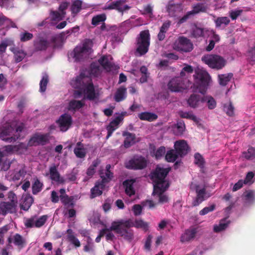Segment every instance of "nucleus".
I'll list each match as a JSON object with an SVG mask.
<instances>
[{
    "label": "nucleus",
    "instance_id": "nucleus-4",
    "mask_svg": "<svg viewBox=\"0 0 255 255\" xmlns=\"http://www.w3.org/2000/svg\"><path fill=\"white\" fill-rule=\"evenodd\" d=\"M93 45L92 40L86 39L82 46H76L73 50V58L75 61H80L88 57L92 52Z\"/></svg>",
    "mask_w": 255,
    "mask_h": 255
},
{
    "label": "nucleus",
    "instance_id": "nucleus-16",
    "mask_svg": "<svg viewBox=\"0 0 255 255\" xmlns=\"http://www.w3.org/2000/svg\"><path fill=\"white\" fill-rule=\"evenodd\" d=\"M169 185L166 184L165 186L158 187L153 188L152 194L157 196L159 198V203H164L168 201V196L164 194V192L168 189Z\"/></svg>",
    "mask_w": 255,
    "mask_h": 255
},
{
    "label": "nucleus",
    "instance_id": "nucleus-6",
    "mask_svg": "<svg viewBox=\"0 0 255 255\" xmlns=\"http://www.w3.org/2000/svg\"><path fill=\"white\" fill-rule=\"evenodd\" d=\"M202 61L213 69L220 70L226 64V60L222 56L216 54H206L202 56Z\"/></svg>",
    "mask_w": 255,
    "mask_h": 255
},
{
    "label": "nucleus",
    "instance_id": "nucleus-38",
    "mask_svg": "<svg viewBox=\"0 0 255 255\" xmlns=\"http://www.w3.org/2000/svg\"><path fill=\"white\" fill-rule=\"evenodd\" d=\"M203 105L206 103V106L210 110L214 109L217 106L216 100L210 96H203Z\"/></svg>",
    "mask_w": 255,
    "mask_h": 255
},
{
    "label": "nucleus",
    "instance_id": "nucleus-14",
    "mask_svg": "<svg viewBox=\"0 0 255 255\" xmlns=\"http://www.w3.org/2000/svg\"><path fill=\"white\" fill-rule=\"evenodd\" d=\"M7 247L8 249L12 247L11 243H13L19 250L24 248L26 245L25 240L19 234H16L12 237H9L7 239Z\"/></svg>",
    "mask_w": 255,
    "mask_h": 255
},
{
    "label": "nucleus",
    "instance_id": "nucleus-23",
    "mask_svg": "<svg viewBox=\"0 0 255 255\" xmlns=\"http://www.w3.org/2000/svg\"><path fill=\"white\" fill-rule=\"evenodd\" d=\"M84 87L85 89L84 92L85 94L86 98L90 101L94 100L97 96L93 83L91 82Z\"/></svg>",
    "mask_w": 255,
    "mask_h": 255
},
{
    "label": "nucleus",
    "instance_id": "nucleus-51",
    "mask_svg": "<svg viewBox=\"0 0 255 255\" xmlns=\"http://www.w3.org/2000/svg\"><path fill=\"white\" fill-rule=\"evenodd\" d=\"M230 20L228 17H218L215 20V23L217 27H219L222 24L227 25L229 24Z\"/></svg>",
    "mask_w": 255,
    "mask_h": 255
},
{
    "label": "nucleus",
    "instance_id": "nucleus-39",
    "mask_svg": "<svg viewBox=\"0 0 255 255\" xmlns=\"http://www.w3.org/2000/svg\"><path fill=\"white\" fill-rule=\"evenodd\" d=\"M229 223L230 222L227 221L226 218L221 220L220 221L219 225H215L214 226V232L215 233H219L225 230L228 227Z\"/></svg>",
    "mask_w": 255,
    "mask_h": 255
},
{
    "label": "nucleus",
    "instance_id": "nucleus-11",
    "mask_svg": "<svg viewBox=\"0 0 255 255\" xmlns=\"http://www.w3.org/2000/svg\"><path fill=\"white\" fill-rule=\"evenodd\" d=\"M193 49V45L190 40L185 37H180L176 49L178 51L189 52Z\"/></svg>",
    "mask_w": 255,
    "mask_h": 255
},
{
    "label": "nucleus",
    "instance_id": "nucleus-55",
    "mask_svg": "<svg viewBox=\"0 0 255 255\" xmlns=\"http://www.w3.org/2000/svg\"><path fill=\"white\" fill-rule=\"evenodd\" d=\"M94 243L92 241V239L89 236L88 237L87 240V244L84 247L83 250L85 252H90L94 251Z\"/></svg>",
    "mask_w": 255,
    "mask_h": 255
},
{
    "label": "nucleus",
    "instance_id": "nucleus-45",
    "mask_svg": "<svg viewBox=\"0 0 255 255\" xmlns=\"http://www.w3.org/2000/svg\"><path fill=\"white\" fill-rule=\"evenodd\" d=\"M243 156L248 160H252L255 158V148L249 147L247 151L243 152Z\"/></svg>",
    "mask_w": 255,
    "mask_h": 255
},
{
    "label": "nucleus",
    "instance_id": "nucleus-9",
    "mask_svg": "<svg viewBox=\"0 0 255 255\" xmlns=\"http://www.w3.org/2000/svg\"><path fill=\"white\" fill-rule=\"evenodd\" d=\"M14 131V128L10 125L8 124L4 126L0 127V138L2 140L8 142H11L15 141L17 139V137L19 136L18 134L16 135L15 136H9Z\"/></svg>",
    "mask_w": 255,
    "mask_h": 255
},
{
    "label": "nucleus",
    "instance_id": "nucleus-35",
    "mask_svg": "<svg viewBox=\"0 0 255 255\" xmlns=\"http://www.w3.org/2000/svg\"><path fill=\"white\" fill-rule=\"evenodd\" d=\"M85 103L82 101L72 100L70 101L68 105V110L75 112L84 107Z\"/></svg>",
    "mask_w": 255,
    "mask_h": 255
},
{
    "label": "nucleus",
    "instance_id": "nucleus-27",
    "mask_svg": "<svg viewBox=\"0 0 255 255\" xmlns=\"http://www.w3.org/2000/svg\"><path fill=\"white\" fill-rule=\"evenodd\" d=\"M127 97V88L122 86L119 88L114 95V99L117 102H120Z\"/></svg>",
    "mask_w": 255,
    "mask_h": 255
},
{
    "label": "nucleus",
    "instance_id": "nucleus-42",
    "mask_svg": "<svg viewBox=\"0 0 255 255\" xmlns=\"http://www.w3.org/2000/svg\"><path fill=\"white\" fill-rule=\"evenodd\" d=\"M12 51L14 54L15 61L17 63L21 62L26 55L23 50L19 49H13Z\"/></svg>",
    "mask_w": 255,
    "mask_h": 255
},
{
    "label": "nucleus",
    "instance_id": "nucleus-24",
    "mask_svg": "<svg viewBox=\"0 0 255 255\" xmlns=\"http://www.w3.org/2000/svg\"><path fill=\"white\" fill-rule=\"evenodd\" d=\"M85 76L84 74L81 73L74 79L71 80V85L75 89H82L86 85L84 84Z\"/></svg>",
    "mask_w": 255,
    "mask_h": 255
},
{
    "label": "nucleus",
    "instance_id": "nucleus-48",
    "mask_svg": "<svg viewBox=\"0 0 255 255\" xmlns=\"http://www.w3.org/2000/svg\"><path fill=\"white\" fill-rule=\"evenodd\" d=\"M48 82H49L48 76L47 74H45L43 76L41 80L40 81V83H39V86H40L39 91L40 92L43 93L46 91V88H47V85L48 84Z\"/></svg>",
    "mask_w": 255,
    "mask_h": 255
},
{
    "label": "nucleus",
    "instance_id": "nucleus-32",
    "mask_svg": "<svg viewBox=\"0 0 255 255\" xmlns=\"http://www.w3.org/2000/svg\"><path fill=\"white\" fill-rule=\"evenodd\" d=\"M185 129V125L183 120H178L177 123L173 127L174 133L176 135L183 134Z\"/></svg>",
    "mask_w": 255,
    "mask_h": 255
},
{
    "label": "nucleus",
    "instance_id": "nucleus-59",
    "mask_svg": "<svg viewBox=\"0 0 255 255\" xmlns=\"http://www.w3.org/2000/svg\"><path fill=\"white\" fill-rule=\"evenodd\" d=\"M7 196V198L9 200L8 202L17 206V199L15 194L13 191H10L8 193Z\"/></svg>",
    "mask_w": 255,
    "mask_h": 255
},
{
    "label": "nucleus",
    "instance_id": "nucleus-34",
    "mask_svg": "<svg viewBox=\"0 0 255 255\" xmlns=\"http://www.w3.org/2000/svg\"><path fill=\"white\" fill-rule=\"evenodd\" d=\"M114 1V5L116 6V10L120 12L123 13L130 8L128 5L125 4L127 0H116Z\"/></svg>",
    "mask_w": 255,
    "mask_h": 255
},
{
    "label": "nucleus",
    "instance_id": "nucleus-2",
    "mask_svg": "<svg viewBox=\"0 0 255 255\" xmlns=\"http://www.w3.org/2000/svg\"><path fill=\"white\" fill-rule=\"evenodd\" d=\"M171 170L170 167L163 168L157 165L155 169L150 174V178L153 183V188L156 186H165L169 183L165 180V178Z\"/></svg>",
    "mask_w": 255,
    "mask_h": 255
},
{
    "label": "nucleus",
    "instance_id": "nucleus-26",
    "mask_svg": "<svg viewBox=\"0 0 255 255\" xmlns=\"http://www.w3.org/2000/svg\"><path fill=\"white\" fill-rule=\"evenodd\" d=\"M123 135L126 137L124 140V146L126 148H129L135 142V135L134 133L128 131H125L123 133Z\"/></svg>",
    "mask_w": 255,
    "mask_h": 255
},
{
    "label": "nucleus",
    "instance_id": "nucleus-60",
    "mask_svg": "<svg viewBox=\"0 0 255 255\" xmlns=\"http://www.w3.org/2000/svg\"><path fill=\"white\" fill-rule=\"evenodd\" d=\"M14 0H0V6L6 8H11L14 6Z\"/></svg>",
    "mask_w": 255,
    "mask_h": 255
},
{
    "label": "nucleus",
    "instance_id": "nucleus-31",
    "mask_svg": "<svg viewBox=\"0 0 255 255\" xmlns=\"http://www.w3.org/2000/svg\"><path fill=\"white\" fill-rule=\"evenodd\" d=\"M138 117L142 121H147L148 122L154 121L158 118L156 114L147 112H142L139 114Z\"/></svg>",
    "mask_w": 255,
    "mask_h": 255
},
{
    "label": "nucleus",
    "instance_id": "nucleus-54",
    "mask_svg": "<svg viewBox=\"0 0 255 255\" xmlns=\"http://www.w3.org/2000/svg\"><path fill=\"white\" fill-rule=\"evenodd\" d=\"M101 73L100 66L96 63H92L90 65V74L98 77Z\"/></svg>",
    "mask_w": 255,
    "mask_h": 255
},
{
    "label": "nucleus",
    "instance_id": "nucleus-30",
    "mask_svg": "<svg viewBox=\"0 0 255 255\" xmlns=\"http://www.w3.org/2000/svg\"><path fill=\"white\" fill-rule=\"evenodd\" d=\"M33 198L31 196H25L23 198L21 203H20V209L26 211H28L33 203Z\"/></svg>",
    "mask_w": 255,
    "mask_h": 255
},
{
    "label": "nucleus",
    "instance_id": "nucleus-64",
    "mask_svg": "<svg viewBox=\"0 0 255 255\" xmlns=\"http://www.w3.org/2000/svg\"><path fill=\"white\" fill-rule=\"evenodd\" d=\"M24 127V125L23 123H20L19 125H17L15 128V129H14L13 132H14V133L13 134L12 136H15L16 135L18 134L19 136L17 139H18L20 136V133L23 130Z\"/></svg>",
    "mask_w": 255,
    "mask_h": 255
},
{
    "label": "nucleus",
    "instance_id": "nucleus-3",
    "mask_svg": "<svg viewBox=\"0 0 255 255\" xmlns=\"http://www.w3.org/2000/svg\"><path fill=\"white\" fill-rule=\"evenodd\" d=\"M195 76L193 91L204 94L207 89L210 80L209 74L205 71L198 72Z\"/></svg>",
    "mask_w": 255,
    "mask_h": 255
},
{
    "label": "nucleus",
    "instance_id": "nucleus-19",
    "mask_svg": "<svg viewBox=\"0 0 255 255\" xmlns=\"http://www.w3.org/2000/svg\"><path fill=\"white\" fill-rule=\"evenodd\" d=\"M16 206L8 202H1L0 203V214L5 215L8 213H14L16 212Z\"/></svg>",
    "mask_w": 255,
    "mask_h": 255
},
{
    "label": "nucleus",
    "instance_id": "nucleus-15",
    "mask_svg": "<svg viewBox=\"0 0 255 255\" xmlns=\"http://www.w3.org/2000/svg\"><path fill=\"white\" fill-rule=\"evenodd\" d=\"M203 96L192 94L188 99L187 102L190 108L195 109L203 106Z\"/></svg>",
    "mask_w": 255,
    "mask_h": 255
},
{
    "label": "nucleus",
    "instance_id": "nucleus-20",
    "mask_svg": "<svg viewBox=\"0 0 255 255\" xmlns=\"http://www.w3.org/2000/svg\"><path fill=\"white\" fill-rule=\"evenodd\" d=\"M49 175L50 178L52 181H54L60 184H64L65 182V180L63 177H61L57 170V166L55 165L50 167Z\"/></svg>",
    "mask_w": 255,
    "mask_h": 255
},
{
    "label": "nucleus",
    "instance_id": "nucleus-63",
    "mask_svg": "<svg viewBox=\"0 0 255 255\" xmlns=\"http://www.w3.org/2000/svg\"><path fill=\"white\" fill-rule=\"evenodd\" d=\"M166 149L164 146H160L156 151L155 153L156 159L160 158L165 153Z\"/></svg>",
    "mask_w": 255,
    "mask_h": 255
},
{
    "label": "nucleus",
    "instance_id": "nucleus-29",
    "mask_svg": "<svg viewBox=\"0 0 255 255\" xmlns=\"http://www.w3.org/2000/svg\"><path fill=\"white\" fill-rule=\"evenodd\" d=\"M48 45L47 40L42 37H40L34 41V46L37 51L45 50L47 49Z\"/></svg>",
    "mask_w": 255,
    "mask_h": 255
},
{
    "label": "nucleus",
    "instance_id": "nucleus-52",
    "mask_svg": "<svg viewBox=\"0 0 255 255\" xmlns=\"http://www.w3.org/2000/svg\"><path fill=\"white\" fill-rule=\"evenodd\" d=\"M194 163L201 168L204 167V159L202 155L199 153H196L194 155Z\"/></svg>",
    "mask_w": 255,
    "mask_h": 255
},
{
    "label": "nucleus",
    "instance_id": "nucleus-53",
    "mask_svg": "<svg viewBox=\"0 0 255 255\" xmlns=\"http://www.w3.org/2000/svg\"><path fill=\"white\" fill-rule=\"evenodd\" d=\"M82 2L80 0H76L73 2L71 6V11L73 13L77 14L81 10Z\"/></svg>",
    "mask_w": 255,
    "mask_h": 255
},
{
    "label": "nucleus",
    "instance_id": "nucleus-13",
    "mask_svg": "<svg viewBox=\"0 0 255 255\" xmlns=\"http://www.w3.org/2000/svg\"><path fill=\"white\" fill-rule=\"evenodd\" d=\"M114 231L116 234L118 235L122 238L123 231L121 224L120 219L114 221L112 222L111 225L109 228L103 229L100 233L99 236L103 237L108 232Z\"/></svg>",
    "mask_w": 255,
    "mask_h": 255
},
{
    "label": "nucleus",
    "instance_id": "nucleus-33",
    "mask_svg": "<svg viewBox=\"0 0 255 255\" xmlns=\"http://www.w3.org/2000/svg\"><path fill=\"white\" fill-rule=\"evenodd\" d=\"M134 181L132 180H127L123 182V185L125 187V192L129 196L135 194V190L133 184Z\"/></svg>",
    "mask_w": 255,
    "mask_h": 255
},
{
    "label": "nucleus",
    "instance_id": "nucleus-46",
    "mask_svg": "<svg viewBox=\"0 0 255 255\" xmlns=\"http://www.w3.org/2000/svg\"><path fill=\"white\" fill-rule=\"evenodd\" d=\"M178 156V154L175 150L171 149L166 152L165 157L167 161L173 162L177 159Z\"/></svg>",
    "mask_w": 255,
    "mask_h": 255
},
{
    "label": "nucleus",
    "instance_id": "nucleus-36",
    "mask_svg": "<svg viewBox=\"0 0 255 255\" xmlns=\"http://www.w3.org/2000/svg\"><path fill=\"white\" fill-rule=\"evenodd\" d=\"M178 114L181 118L192 120L197 124H199L200 122V119L193 115L192 112H186L180 111L178 112Z\"/></svg>",
    "mask_w": 255,
    "mask_h": 255
},
{
    "label": "nucleus",
    "instance_id": "nucleus-1",
    "mask_svg": "<svg viewBox=\"0 0 255 255\" xmlns=\"http://www.w3.org/2000/svg\"><path fill=\"white\" fill-rule=\"evenodd\" d=\"M120 221L123 231L122 238L129 243L131 242L134 238V231L131 228L141 229L145 232L148 230V223L142 219H135L134 222L131 219H121Z\"/></svg>",
    "mask_w": 255,
    "mask_h": 255
},
{
    "label": "nucleus",
    "instance_id": "nucleus-56",
    "mask_svg": "<svg viewBox=\"0 0 255 255\" xmlns=\"http://www.w3.org/2000/svg\"><path fill=\"white\" fill-rule=\"evenodd\" d=\"M33 37V34L27 31L21 32L19 34V38L21 42H26L32 39Z\"/></svg>",
    "mask_w": 255,
    "mask_h": 255
},
{
    "label": "nucleus",
    "instance_id": "nucleus-57",
    "mask_svg": "<svg viewBox=\"0 0 255 255\" xmlns=\"http://www.w3.org/2000/svg\"><path fill=\"white\" fill-rule=\"evenodd\" d=\"M48 219V216L46 215H43L39 218L38 219H35L34 227L36 228H40L43 226L46 223Z\"/></svg>",
    "mask_w": 255,
    "mask_h": 255
},
{
    "label": "nucleus",
    "instance_id": "nucleus-43",
    "mask_svg": "<svg viewBox=\"0 0 255 255\" xmlns=\"http://www.w3.org/2000/svg\"><path fill=\"white\" fill-rule=\"evenodd\" d=\"M100 64L103 67L104 69L107 71H111L112 68L111 63L109 61L107 56H103L98 60Z\"/></svg>",
    "mask_w": 255,
    "mask_h": 255
},
{
    "label": "nucleus",
    "instance_id": "nucleus-18",
    "mask_svg": "<svg viewBox=\"0 0 255 255\" xmlns=\"http://www.w3.org/2000/svg\"><path fill=\"white\" fill-rule=\"evenodd\" d=\"M175 150L180 157L186 155L189 150V147L185 140L176 141L174 143Z\"/></svg>",
    "mask_w": 255,
    "mask_h": 255
},
{
    "label": "nucleus",
    "instance_id": "nucleus-8",
    "mask_svg": "<svg viewBox=\"0 0 255 255\" xmlns=\"http://www.w3.org/2000/svg\"><path fill=\"white\" fill-rule=\"evenodd\" d=\"M167 88L172 92H180L186 88L184 79L181 77L172 78L167 84Z\"/></svg>",
    "mask_w": 255,
    "mask_h": 255
},
{
    "label": "nucleus",
    "instance_id": "nucleus-17",
    "mask_svg": "<svg viewBox=\"0 0 255 255\" xmlns=\"http://www.w3.org/2000/svg\"><path fill=\"white\" fill-rule=\"evenodd\" d=\"M111 168V165L107 164L106 166L105 172L103 169L100 170L99 171V174L101 178V180L100 181L105 185L109 183L114 177L113 173L110 170Z\"/></svg>",
    "mask_w": 255,
    "mask_h": 255
},
{
    "label": "nucleus",
    "instance_id": "nucleus-12",
    "mask_svg": "<svg viewBox=\"0 0 255 255\" xmlns=\"http://www.w3.org/2000/svg\"><path fill=\"white\" fill-rule=\"evenodd\" d=\"M57 123L60 128V130L63 132L66 131L71 127L72 123V118L68 114L62 115L57 121Z\"/></svg>",
    "mask_w": 255,
    "mask_h": 255
},
{
    "label": "nucleus",
    "instance_id": "nucleus-58",
    "mask_svg": "<svg viewBox=\"0 0 255 255\" xmlns=\"http://www.w3.org/2000/svg\"><path fill=\"white\" fill-rule=\"evenodd\" d=\"M224 110L229 116H232L234 114V108L231 102L224 105Z\"/></svg>",
    "mask_w": 255,
    "mask_h": 255
},
{
    "label": "nucleus",
    "instance_id": "nucleus-28",
    "mask_svg": "<svg viewBox=\"0 0 255 255\" xmlns=\"http://www.w3.org/2000/svg\"><path fill=\"white\" fill-rule=\"evenodd\" d=\"M67 239L71 244L73 245L75 248H79L81 246V243L79 240L74 235V233L71 229H68L66 231Z\"/></svg>",
    "mask_w": 255,
    "mask_h": 255
},
{
    "label": "nucleus",
    "instance_id": "nucleus-40",
    "mask_svg": "<svg viewBox=\"0 0 255 255\" xmlns=\"http://www.w3.org/2000/svg\"><path fill=\"white\" fill-rule=\"evenodd\" d=\"M207 8V5L205 3H198L193 6L191 11L194 15L200 12H205Z\"/></svg>",
    "mask_w": 255,
    "mask_h": 255
},
{
    "label": "nucleus",
    "instance_id": "nucleus-10",
    "mask_svg": "<svg viewBox=\"0 0 255 255\" xmlns=\"http://www.w3.org/2000/svg\"><path fill=\"white\" fill-rule=\"evenodd\" d=\"M49 133L44 134L35 133L30 138L28 144L29 146L37 145H44L49 142Z\"/></svg>",
    "mask_w": 255,
    "mask_h": 255
},
{
    "label": "nucleus",
    "instance_id": "nucleus-5",
    "mask_svg": "<svg viewBox=\"0 0 255 255\" xmlns=\"http://www.w3.org/2000/svg\"><path fill=\"white\" fill-rule=\"evenodd\" d=\"M150 34L148 30L141 31L136 38V52L139 56L145 55L148 51L150 45Z\"/></svg>",
    "mask_w": 255,
    "mask_h": 255
},
{
    "label": "nucleus",
    "instance_id": "nucleus-50",
    "mask_svg": "<svg viewBox=\"0 0 255 255\" xmlns=\"http://www.w3.org/2000/svg\"><path fill=\"white\" fill-rule=\"evenodd\" d=\"M73 151L76 156L79 158H84L86 155V150L84 147H75Z\"/></svg>",
    "mask_w": 255,
    "mask_h": 255
},
{
    "label": "nucleus",
    "instance_id": "nucleus-25",
    "mask_svg": "<svg viewBox=\"0 0 255 255\" xmlns=\"http://www.w3.org/2000/svg\"><path fill=\"white\" fill-rule=\"evenodd\" d=\"M106 185L98 180L95 183V186L91 190V198H94L97 196H100L103 193V190L105 189Z\"/></svg>",
    "mask_w": 255,
    "mask_h": 255
},
{
    "label": "nucleus",
    "instance_id": "nucleus-7",
    "mask_svg": "<svg viewBox=\"0 0 255 255\" xmlns=\"http://www.w3.org/2000/svg\"><path fill=\"white\" fill-rule=\"evenodd\" d=\"M147 160L141 155H135L125 163L126 168L130 170H142L146 167Z\"/></svg>",
    "mask_w": 255,
    "mask_h": 255
},
{
    "label": "nucleus",
    "instance_id": "nucleus-41",
    "mask_svg": "<svg viewBox=\"0 0 255 255\" xmlns=\"http://www.w3.org/2000/svg\"><path fill=\"white\" fill-rule=\"evenodd\" d=\"M43 184L40 180L36 178L32 184V192L33 195H36L40 192L43 188Z\"/></svg>",
    "mask_w": 255,
    "mask_h": 255
},
{
    "label": "nucleus",
    "instance_id": "nucleus-49",
    "mask_svg": "<svg viewBox=\"0 0 255 255\" xmlns=\"http://www.w3.org/2000/svg\"><path fill=\"white\" fill-rule=\"evenodd\" d=\"M106 19L105 14H101L94 16L92 19V24L95 26L99 25L101 22H104Z\"/></svg>",
    "mask_w": 255,
    "mask_h": 255
},
{
    "label": "nucleus",
    "instance_id": "nucleus-61",
    "mask_svg": "<svg viewBox=\"0 0 255 255\" xmlns=\"http://www.w3.org/2000/svg\"><path fill=\"white\" fill-rule=\"evenodd\" d=\"M216 208L215 204H212L209 207H204L202 210L200 211L199 214L201 216H204L207 214L208 213L213 211Z\"/></svg>",
    "mask_w": 255,
    "mask_h": 255
},
{
    "label": "nucleus",
    "instance_id": "nucleus-62",
    "mask_svg": "<svg viewBox=\"0 0 255 255\" xmlns=\"http://www.w3.org/2000/svg\"><path fill=\"white\" fill-rule=\"evenodd\" d=\"M204 32L203 29L201 28L196 27L195 28L192 32V35L195 38H198L203 35Z\"/></svg>",
    "mask_w": 255,
    "mask_h": 255
},
{
    "label": "nucleus",
    "instance_id": "nucleus-44",
    "mask_svg": "<svg viewBox=\"0 0 255 255\" xmlns=\"http://www.w3.org/2000/svg\"><path fill=\"white\" fill-rule=\"evenodd\" d=\"M119 124L117 123L116 121H114L113 120L110 123L108 126H107L106 129L108 131V133L106 136V138L108 139L112 135L113 132L119 128Z\"/></svg>",
    "mask_w": 255,
    "mask_h": 255
},
{
    "label": "nucleus",
    "instance_id": "nucleus-47",
    "mask_svg": "<svg viewBox=\"0 0 255 255\" xmlns=\"http://www.w3.org/2000/svg\"><path fill=\"white\" fill-rule=\"evenodd\" d=\"M60 199L64 205L68 206V207H74V204L73 202L72 197H69L67 195H60Z\"/></svg>",
    "mask_w": 255,
    "mask_h": 255
},
{
    "label": "nucleus",
    "instance_id": "nucleus-37",
    "mask_svg": "<svg viewBox=\"0 0 255 255\" xmlns=\"http://www.w3.org/2000/svg\"><path fill=\"white\" fill-rule=\"evenodd\" d=\"M233 74L232 73L220 74L218 75L219 82L220 85L226 86L233 78Z\"/></svg>",
    "mask_w": 255,
    "mask_h": 255
},
{
    "label": "nucleus",
    "instance_id": "nucleus-21",
    "mask_svg": "<svg viewBox=\"0 0 255 255\" xmlns=\"http://www.w3.org/2000/svg\"><path fill=\"white\" fill-rule=\"evenodd\" d=\"M199 186H197L196 187V197L195 199L192 203L193 206H197L201 204L203 201L205 200L207 197H206V191L205 188L199 189Z\"/></svg>",
    "mask_w": 255,
    "mask_h": 255
},
{
    "label": "nucleus",
    "instance_id": "nucleus-22",
    "mask_svg": "<svg viewBox=\"0 0 255 255\" xmlns=\"http://www.w3.org/2000/svg\"><path fill=\"white\" fill-rule=\"evenodd\" d=\"M197 233V229L195 228H190L185 230V232L181 236V242L184 243L190 241L194 239Z\"/></svg>",
    "mask_w": 255,
    "mask_h": 255
}]
</instances>
